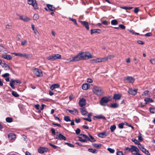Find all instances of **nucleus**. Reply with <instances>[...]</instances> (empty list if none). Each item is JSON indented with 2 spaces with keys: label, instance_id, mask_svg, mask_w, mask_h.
Here are the masks:
<instances>
[{
  "label": "nucleus",
  "instance_id": "56",
  "mask_svg": "<svg viewBox=\"0 0 155 155\" xmlns=\"http://www.w3.org/2000/svg\"><path fill=\"white\" fill-rule=\"evenodd\" d=\"M14 81L16 83L18 84H20L21 83V81L19 80H15V81H12V83Z\"/></svg>",
  "mask_w": 155,
  "mask_h": 155
},
{
  "label": "nucleus",
  "instance_id": "16",
  "mask_svg": "<svg viewBox=\"0 0 155 155\" xmlns=\"http://www.w3.org/2000/svg\"><path fill=\"white\" fill-rule=\"evenodd\" d=\"M137 90L136 89L133 90L132 88H130L128 92L130 94L132 95H135L136 94Z\"/></svg>",
  "mask_w": 155,
  "mask_h": 155
},
{
  "label": "nucleus",
  "instance_id": "50",
  "mask_svg": "<svg viewBox=\"0 0 155 155\" xmlns=\"http://www.w3.org/2000/svg\"><path fill=\"white\" fill-rule=\"evenodd\" d=\"M69 19L70 20L72 21L75 24L77 25L76 21L75 19H73L70 17H69Z\"/></svg>",
  "mask_w": 155,
  "mask_h": 155
},
{
  "label": "nucleus",
  "instance_id": "21",
  "mask_svg": "<svg viewBox=\"0 0 155 155\" xmlns=\"http://www.w3.org/2000/svg\"><path fill=\"white\" fill-rule=\"evenodd\" d=\"M1 66L3 68H5L6 70H10V68L9 65L6 64L5 63H3L2 64Z\"/></svg>",
  "mask_w": 155,
  "mask_h": 155
},
{
  "label": "nucleus",
  "instance_id": "47",
  "mask_svg": "<svg viewBox=\"0 0 155 155\" xmlns=\"http://www.w3.org/2000/svg\"><path fill=\"white\" fill-rule=\"evenodd\" d=\"M39 18V16L37 14H35L33 17V20H37Z\"/></svg>",
  "mask_w": 155,
  "mask_h": 155
},
{
  "label": "nucleus",
  "instance_id": "9",
  "mask_svg": "<svg viewBox=\"0 0 155 155\" xmlns=\"http://www.w3.org/2000/svg\"><path fill=\"white\" fill-rule=\"evenodd\" d=\"M57 135L56 139L58 140H65L66 139V137L60 133L57 132Z\"/></svg>",
  "mask_w": 155,
  "mask_h": 155
},
{
  "label": "nucleus",
  "instance_id": "51",
  "mask_svg": "<svg viewBox=\"0 0 155 155\" xmlns=\"http://www.w3.org/2000/svg\"><path fill=\"white\" fill-rule=\"evenodd\" d=\"M138 140L140 141H141L143 140V138L142 137V134L140 133L138 136Z\"/></svg>",
  "mask_w": 155,
  "mask_h": 155
},
{
  "label": "nucleus",
  "instance_id": "52",
  "mask_svg": "<svg viewBox=\"0 0 155 155\" xmlns=\"http://www.w3.org/2000/svg\"><path fill=\"white\" fill-rule=\"evenodd\" d=\"M124 125V124L122 123L119 124H118V127L120 129H122L123 128Z\"/></svg>",
  "mask_w": 155,
  "mask_h": 155
},
{
  "label": "nucleus",
  "instance_id": "4",
  "mask_svg": "<svg viewBox=\"0 0 155 155\" xmlns=\"http://www.w3.org/2000/svg\"><path fill=\"white\" fill-rule=\"evenodd\" d=\"M13 54H15V56H18L21 57H24L26 58H29L32 57L31 54H21L19 53H12Z\"/></svg>",
  "mask_w": 155,
  "mask_h": 155
},
{
  "label": "nucleus",
  "instance_id": "35",
  "mask_svg": "<svg viewBox=\"0 0 155 155\" xmlns=\"http://www.w3.org/2000/svg\"><path fill=\"white\" fill-rule=\"evenodd\" d=\"M111 23L112 25H116L118 24L117 21L116 19H114L111 21Z\"/></svg>",
  "mask_w": 155,
  "mask_h": 155
},
{
  "label": "nucleus",
  "instance_id": "60",
  "mask_svg": "<svg viewBox=\"0 0 155 155\" xmlns=\"http://www.w3.org/2000/svg\"><path fill=\"white\" fill-rule=\"evenodd\" d=\"M102 22V23L105 25H107L108 24V21L106 20L103 21Z\"/></svg>",
  "mask_w": 155,
  "mask_h": 155
},
{
  "label": "nucleus",
  "instance_id": "24",
  "mask_svg": "<svg viewBox=\"0 0 155 155\" xmlns=\"http://www.w3.org/2000/svg\"><path fill=\"white\" fill-rule=\"evenodd\" d=\"M80 109L81 110V113L83 115H86L87 114V112L86 109L85 107H83Z\"/></svg>",
  "mask_w": 155,
  "mask_h": 155
},
{
  "label": "nucleus",
  "instance_id": "53",
  "mask_svg": "<svg viewBox=\"0 0 155 155\" xmlns=\"http://www.w3.org/2000/svg\"><path fill=\"white\" fill-rule=\"evenodd\" d=\"M107 150L108 151H109L110 153H114L115 151V150L114 149H112L110 148H107Z\"/></svg>",
  "mask_w": 155,
  "mask_h": 155
},
{
  "label": "nucleus",
  "instance_id": "44",
  "mask_svg": "<svg viewBox=\"0 0 155 155\" xmlns=\"http://www.w3.org/2000/svg\"><path fill=\"white\" fill-rule=\"evenodd\" d=\"M64 120L66 122L70 121H71L69 117L68 116H64Z\"/></svg>",
  "mask_w": 155,
  "mask_h": 155
},
{
  "label": "nucleus",
  "instance_id": "11",
  "mask_svg": "<svg viewBox=\"0 0 155 155\" xmlns=\"http://www.w3.org/2000/svg\"><path fill=\"white\" fill-rule=\"evenodd\" d=\"M131 152L133 154H137L139 151L138 149L136 147L134 146H131Z\"/></svg>",
  "mask_w": 155,
  "mask_h": 155
},
{
  "label": "nucleus",
  "instance_id": "30",
  "mask_svg": "<svg viewBox=\"0 0 155 155\" xmlns=\"http://www.w3.org/2000/svg\"><path fill=\"white\" fill-rule=\"evenodd\" d=\"M94 117L98 119H104L106 120L105 117L101 115H97L94 116Z\"/></svg>",
  "mask_w": 155,
  "mask_h": 155
},
{
  "label": "nucleus",
  "instance_id": "18",
  "mask_svg": "<svg viewBox=\"0 0 155 155\" xmlns=\"http://www.w3.org/2000/svg\"><path fill=\"white\" fill-rule=\"evenodd\" d=\"M66 111L67 112L68 111L69 112L74 114H78V110L75 109H74L73 110H70L68 109L66 110Z\"/></svg>",
  "mask_w": 155,
  "mask_h": 155
},
{
  "label": "nucleus",
  "instance_id": "15",
  "mask_svg": "<svg viewBox=\"0 0 155 155\" xmlns=\"http://www.w3.org/2000/svg\"><path fill=\"white\" fill-rule=\"evenodd\" d=\"M108 135V133L107 132H104L98 134L97 136L100 137L104 138Z\"/></svg>",
  "mask_w": 155,
  "mask_h": 155
},
{
  "label": "nucleus",
  "instance_id": "8",
  "mask_svg": "<svg viewBox=\"0 0 155 155\" xmlns=\"http://www.w3.org/2000/svg\"><path fill=\"white\" fill-rule=\"evenodd\" d=\"M109 100H110L106 97H103L101 99L100 101L101 104L102 106H105Z\"/></svg>",
  "mask_w": 155,
  "mask_h": 155
},
{
  "label": "nucleus",
  "instance_id": "10",
  "mask_svg": "<svg viewBox=\"0 0 155 155\" xmlns=\"http://www.w3.org/2000/svg\"><path fill=\"white\" fill-rule=\"evenodd\" d=\"M8 137L11 142L13 141L16 137V135L13 133H10L8 134Z\"/></svg>",
  "mask_w": 155,
  "mask_h": 155
},
{
  "label": "nucleus",
  "instance_id": "40",
  "mask_svg": "<svg viewBox=\"0 0 155 155\" xmlns=\"http://www.w3.org/2000/svg\"><path fill=\"white\" fill-rule=\"evenodd\" d=\"M131 147H127L124 149V153H127L129 152H131Z\"/></svg>",
  "mask_w": 155,
  "mask_h": 155
},
{
  "label": "nucleus",
  "instance_id": "49",
  "mask_svg": "<svg viewBox=\"0 0 155 155\" xmlns=\"http://www.w3.org/2000/svg\"><path fill=\"white\" fill-rule=\"evenodd\" d=\"M100 58V62H104L106 61H107L106 57L103 58Z\"/></svg>",
  "mask_w": 155,
  "mask_h": 155
},
{
  "label": "nucleus",
  "instance_id": "12",
  "mask_svg": "<svg viewBox=\"0 0 155 155\" xmlns=\"http://www.w3.org/2000/svg\"><path fill=\"white\" fill-rule=\"evenodd\" d=\"M124 80L129 83H133L135 79L132 77L127 76L125 78Z\"/></svg>",
  "mask_w": 155,
  "mask_h": 155
},
{
  "label": "nucleus",
  "instance_id": "45",
  "mask_svg": "<svg viewBox=\"0 0 155 155\" xmlns=\"http://www.w3.org/2000/svg\"><path fill=\"white\" fill-rule=\"evenodd\" d=\"M121 8L122 9H132L133 8L131 6H124L121 7Z\"/></svg>",
  "mask_w": 155,
  "mask_h": 155
},
{
  "label": "nucleus",
  "instance_id": "62",
  "mask_svg": "<svg viewBox=\"0 0 155 155\" xmlns=\"http://www.w3.org/2000/svg\"><path fill=\"white\" fill-rule=\"evenodd\" d=\"M137 42L138 44H139L140 45H143L144 44V41H140V40L138 41Z\"/></svg>",
  "mask_w": 155,
  "mask_h": 155
},
{
  "label": "nucleus",
  "instance_id": "19",
  "mask_svg": "<svg viewBox=\"0 0 155 155\" xmlns=\"http://www.w3.org/2000/svg\"><path fill=\"white\" fill-rule=\"evenodd\" d=\"M28 4L32 5L34 7H36L37 5L35 0H28Z\"/></svg>",
  "mask_w": 155,
  "mask_h": 155
},
{
  "label": "nucleus",
  "instance_id": "25",
  "mask_svg": "<svg viewBox=\"0 0 155 155\" xmlns=\"http://www.w3.org/2000/svg\"><path fill=\"white\" fill-rule=\"evenodd\" d=\"M59 85L58 84H55L51 85L50 87L51 90H53L54 89L59 87Z\"/></svg>",
  "mask_w": 155,
  "mask_h": 155
},
{
  "label": "nucleus",
  "instance_id": "27",
  "mask_svg": "<svg viewBox=\"0 0 155 155\" xmlns=\"http://www.w3.org/2000/svg\"><path fill=\"white\" fill-rule=\"evenodd\" d=\"M99 62H101L100 58L91 60V63H97Z\"/></svg>",
  "mask_w": 155,
  "mask_h": 155
},
{
  "label": "nucleus",
  "instance_id": "6",
  "mask_svg": "<svg viewBox=\"0 0 155 155\" xmlns=\"http://www.w3.org/2000/svg\"><path fill=\"white\" fill-rule=\"evenodd\" d=\"M34 74L38 77H41L43 75L42 71L38 68H35L33 70Z\"/></svg>",
  "mask_w": 155,
  "mask_h": 155
},
{
  "label": "nucleus",
  "instance_id": "22",
  "mask_svg": "<svg viewBox=\"0 0 155 155\" xmlns=\"http://www.w3.org/2000/svg\"><path fill=\"white\" fill-rule=\"evenodd\" d=\"M90 87V85L88 84H83L82 86V89L84 90H86L88 89Z\"/></svg>",
  "mask_w": 155,
  "mask_h": 155
},
{
  "label": "nucleus",
  "instance_id": "17",
  "mask_svg": "<svg viewBox=\"0 0 155 155\" xmlns=\"http://www.w3.org/2000/svg\"><path fill=\"white\" fill-rule=\"evenodd\" d=\"M86 100L84 98L81 99L79 101L80 105L82 107L85 105L86 104Z\"/></svg>",
  "mask_w": 155,
  "mask_h": 155
},
{
  "label": "nucleus",
  "instance_id": "34",
  "mask_svg": "<svg viewBox=\"0 0 155 155\" xmlns=\"http://www.w3.org/2000/svg\"><path fill=\"white\" fill-rule=\"evenodd\" d=\"M47 6L49 9V10H54L55 8L53 7V5H51L47 4Z\"/></svg>",
  "mask_w": 155,
  "mask_h": 155
},
{
  "label": "nucleus",
  "instance_id": "3",
  "mask_svg": "<svg viewBox=\"0 0 155 155\" xmlns=\"http://www.w3.org/2000/svg\"><path fill=\"white\" fill-rule=\"evenodd\" d=\"M61 58V55L59 54H53L49 55L47 57V59L51 61H54L58 59H60Z\"/></svg>",
  "mask_w": 155,
  "mask_h": 155
},
{
  "label": "nucleus",
  "instance_id": "37",
  "mask_svg": "<svg viewBox=\"0 0 155 155\" xmlns=\"http://www.w3.org/2000/svg\"><path fill=\"white\" fill-rule=\"evenodd\" d=\"M115 57L114 55H110L107 56L106 57L107 61L109 59H111L112 58H114Z\"/></svg>",
  "mask_w": 155,
  "mask_h": 155
},
{
  "label": "nucleus",
  "instance_id": "1",
  "mask_svg": "<svg viewBox=\"0 0 155 155\" xmlns=\"http://www.w3.org/2000/svg\"><path fill=\"white\" fill-rule=\"evenodd\" d=\"M80 60H85L86 58L88 59L92 58L93 57L91 54L88 51L86 52L85 54L83 52H81L78 54Z\"/></svg>",
  "mask_w": 155,
  "mask_h": 155
},
{
  "label": "nucleus",
  "instance_id": "14",
  "mask_svg": "<svg viewBox=\"0 0 155 155\" xmlns=\"http://www.w3.org/2000/svg\"><path fill=\"white\" fill-rule=\"evenodd\" d=\"M80 22L83 25L87 30H89V27L88 23L85 21H80Z\"/></svg>",
  "mask_w": 155,
  "mask_h": 155
},
{
  "label": "nucleus",
  "instance_id": "33",
  "mask_svg": "<svg viewBox=\"0 0 155 155\" xmlns=\"http://www.w3.org/2000/svg\"><path fill=\"white\" fill-rule=\"evenodd\" d=\"M81 136L84 139H86V141L88 140H90V138L87 135L84 134H81Z\"/></svg>",
  "mask_w": 155,
  "mask_h": 155
},
{
  "label": "nucleus",
  "instance_id": "7",
  "mask_svg": "<svg viewBox=\"0 0 155 155\" xmlns=\"http://www.w3.org/2000/svg\"><path fill=\"white\" fill-rule=\"evenodd\" d=\"M48 150V149L47 147H38V152L42 154L47 152Z\"/></svg>",
  "mask_w": 155,
  "mask_h": 155
},
{
  "label": "nucleus",
  "instance_id": "5",
  "mask_svg": "<svg viewBox=\"0 0 155 155\" xmlns=\"http://www.w3.org/2000/svg\"><path fill=\"white\" fill-rule=\"evenodd\" d=\"M80 61L78 54L72 58L66 60V63H68L70 62H76Z\"/></svg>",
  "mask_w": 155,
  "mask_h": 155
},
{
  "label": "nucleus",
  "instance_id": "31",
  "mask_svg": "<svg viewBox=\"0 0 155 155\" xmlns=\"http://www.w3.org/2000/svg\"><path fill=\"white\" fill-rule=\"evenodd\" d=\"M12 81H13L14 80L12 79L10 81V85L12 89H14L15 88V87L14 86V85L16 83L14 81V82L12 83Z\"/></svg>",
  "mask_w": 155,
  "mask_h": 155
},
{
  "label": "nucleus",
  "instance_id": "29",
  "mask_svg": "<svg viewBox=\"0 0 155 155\" xmlns=\"http://www.w3.org/2000/svg\"><path fill=\"white\" fill-rule=\"evenodd\" d=\"M88 150L89 152L93 153H97V150L92 148H89L88 149Z\"/></svg>",
  "mask_w": 155,
  "mask_h": 155
},
{
  "label": "nucleus",
  "instance_id": "2",
  "mask_svg": "<svg viewBox=\"0 0 155 155\" xmlns=\"http://www.w3.org/2000/svg\"><path fill=\"white\" fill-rule=\"evenodd\" d=\"M92 91L97 96H101L103 94V92L101 87L96 86L94 87Z\"/></svg>",
  "mask_w": 155,
  "mask_h": 155
},
{
  "label": "nucleus",
  "instance_id": "57",
  "mask_svg": "<svg viewBox=\"0 0 155 155\" xmlns=\"http://www.w3.org/2000/svg\"><path fill=\"white\" fill-rule=\"evenodd\" d=\"M9 74L8 73H5L2 75V77L4 78H7L9 77Z\"/></svg>",
  "mask_w": 155,
  "mask_h": 155
},
{
  "label": "nucleus",
  "instance_id": "20",
  "mask_svg": "<svg viewBox=\"0 0 155 155\" xmlns=\"http://www.w3.org/2000/svg\"><path fill=\"white\" fill-rule=\"evenodd\" d=\"M101 30L99 29H91V34L92 35L94 33L99 34L101 33Z\"/></svg>",
  "mask_w": 155,
  "mask_h": 155
},
{
  "label": "nucleus",
  "instance_id": "13",
  "mask_svg": "<svg viewBox=\"0 0 155 155\" xmlns=\"http://www.w3.org/2000/svg\"><path fill=\"white\" fill-rule=\"evenodd\" d=\"M139 148L143 153L147 155H150L149 151L141 145H139L138 146Z\"/></svg>",
  "mask_w": 155,
  "mask_h": 155
},
{
  "label": "nucleus",
  "instance_id": "32",
  "mask_svg": "<svg viewBox=\"0 0 155 155\" xmlns=\"http://www.w3.org/2000/svg\"><path fill=\"white\" fill-rule=\"evenodd\" d=\"M144 101L146 102V103H147L148 102H153V100L152 99L150 98H147L144 99Z\"/></svg>",
  "mask_w": 155,
  "mask_h": 155
},
{
  "label": "nucleus",
  "instance_id": "43",
  "mask_svg": "<svg viewBox=\"0 0 155 155\" xmlns=\"http://www.w3.org/2000/svg\"><path fill=\"white\" fill-rule=\"evenodd\" d=\"M92 145L94 147L96 148H98L101 146V144L99 143L97 144L96 143H94L92 144Z\"/></svg>",
  "mask_w": 155,
  "mask_h": 155
},
{
  "label": "nucleus",
  "instance_id": "64",
  "mask_svg": "<svg viewBox=\"0 0 155 155\" xmlns=\"http://www.w3.org/2000/svg\"><path fill=\"white\" fill-rule=\"evenodd\" d=\"M117 155H123V153L122 151H118L117 152Z\"/></svg>",
  "mask_w": 155,
  "mask_h": 155
},
{
  "label": "nucleus",
  "instance_id": "42",
  "mask_svg": "<svg viewBox=\"0 0 155 155\" xmlns=\"http://www.w3.org/2000/svg\"><path fill=\"white\" fill-rule=\"evenodd\" d=\"M12 94L15 97H19V95L17 93V92L13 91L12 93Z\"/></svg>",
  "mask_w": 155,
  "mask_h": 155
},
{
  "label": "nucleus",
  "instance_id": "46",
  "mask_svg": "<svg viewBox=\"0 0 155 155\" xmlns=\"http://www.w3.org/2000/svg\"><path fill=\"white\" fill-rule=\"evenodd\" d=\"M132 140L133 142H134L135 144L138 145V146L139 145H141L140 143L136 139H132Z\"/></svg>",
  "mask_w": 155,
  "mask_h": 155
},
{
  "label": "nucleus",
  "instance_id": "26",
  "mask_svg": "<svg viewBox=\"0 0 155 155\" xmlns=\"http://www.w3.org/2000/svg\"><path fill=\"white\" fill-rule=\"evenodd\" d=\"M121 95L119 94H115L113 96V99L115 100H118L121 98Z\"/></svg>",
  "mask_w": 155,
  "mask_h": 155
},
{
  "label": "nucleus",
  "instance_id": "38",
  "mask_svg": "<svg viewBox=\"0 0 155 155\" xmlns=\"http://www.w3.org/2000/svg\"><path fill=\"white\" fill-rule=\"evenodd\" d=\"M89 136L91 139H90V140H88L91 142H93L96 141L94 138L90 134H89Z\"/></svg>",
  "mask_w": 155,
  "mask_h": 155
},
{
  "label": "nucleus",
  "instance_id": "54",
  "mask_svg": "<svg viewBox=\"0 0 155 155\" xmlns=\"http://www.w3.org/2000/svg\"><path fill=\"white\" fill-rule=\"evenodd\" d=\"M150 111L151 113L154 114L155 112V108H150Z\"/></svg>",
  "mask_w": 155,
  "mask_h": 155
},
{
  "label": "nucleus",
  "instance_id": "55",
  "mask_svg": "<svg viewBox=\"0 0 155 155\" xmlns=\"http://www.w3.org/2000/svg\"><path fill=\"white\" fill-rule=\"evenodd\" d=\"M150 62L152 64H155V59H151L150 60Z\"/></svg>",
  "mask_w": 155,
  "mask_h": 155
},
{
  "label": "nucleus",
  "instance_id": "28",
  "mask_svg": "<svg viewBox=\"0 0 155 155\" xmlns=\"http://www.w3.org/2000/svg\"><path fill=\"white\" fill-rule=\"evenodd\" d=\"M119 107V104L116 103L111 104L110 107L113 108H117Z\"/></svg>",
  "mask_w": 155,
  "mask_h": 155
},
{
  "label": "nucleus",
  "instance_id": "41",
  "mask_svg": "<svg viewBox=\"0 0 155 155\" xmlns=\"http://www.w3.org/2000/svg\"><path fill=\"white\" fill-rule=\"evenodd\" d=\"M30 20V18L26 16H24V18L23 21L25 22H28Z\"/></svg>",
  "mask_w": 155,
  "mask_h": 155
},
{
  "label": "nucleus",
  "instance_id": "36",
  "mask_svg": "<svg viewBox=\"0 0 155 155\" xmlns=\"http://www.w3.org/2000/svg\"><path fill=\"white\" fill-rule=\"evenodd\" d=\"M78 137L79 138V140L80 141L84 142H86V140L83 139L81 136V134L79 135Z\"/></svg>",
  "mask_w": 155,
  "mask_h": 155
},
{
  "label": "nucleus",
  "instance_id": "63",
  "mask_svg": "<svg viewBox=\"0 0 155 155\" xmlns=\"http://www.w3.org/2000/svg\"><path fill=\"white\" fill-rule=\"evenodd\" d=\"M83 119L84 120H87L89 122L91 121V118L88 117V118H84Z\"/></svg>",
  "mask_w": 155,
  "mask_h": 155
},
{
  "label": "nucleus",
  "instance_id": "48",
  "mask_svg": "<svg viewBox=\"0 0 155 155\" xmlns=\"http://www.w3.org/2000/svg\"><path fill=\"white\" fill-rule=\"evenodd\" d=\"M6 121L8 123H11L12 121V118L8 117L6 119Z\"/></svg>",
  "mask_w": 155,
  "mask_h": 155
},
{
  "label": "nucleus",
  "instance_id": "23",
  "mask_svg": "<svg viewBox=\"0 0 155 155\" xmlns=\"http://www.w3.org/2000/svg\"><path fill=\"white\" fill-rule=\"evenodd\" d=\"M2 57L5 59L8 60H10L12 59L11 56L8 54H5L2 55Z\"/></svg>",
  "mask_w": 155,
  "mask_h": 155
},
{
  "label": "nucleus",
  "instance_id": "58",
  "mask_svg": "<svg viewBox=\"0 0 155 155\" xmlns=\"http://www.w3.org/2000/svg\"><path fill=\"white\" fill-rule=\"evenodd\" d=\"M49 144L50 146H51L54 149H56L58 147L57 146L55 145H53L51 143H49Z\"/></svg>",
  "mask_w": 155,
  "mask_h": 155
},
{
  "label": "nucleus",
  "instance_id": "61",
  "mask_svg": "<svg viewBox=\"0 0 155 155\" xmlns=\"http://www.w3.org/2000/svg\"><path fill=\"white\" fill-rule=\"evenodd\" d=\"M119 27L123 29H124L125 28V26L124 25L122 24L119 25Z\"/></svg>",
  "mask_w": 155,
  "mask_h": 155
},
{
  "label": "nucleus",
  "instance_id": "39",
  "mask_svg": "<svg viewBox=\"0 0 155 155\" xmlns=\"http://www.w3.org/2000/svg\"><path fill=\"white\" fill-rule=\"evenodd\" d=\"M116 128V126L115 125H111L110 128V130L112 132H113L114 130Z\"/></svg>",
  "mask_w": 155,
  "mask_h": 155
},
{
  "label": "nucleus",
  "instance_id": "59",
  "mask_svg": "<svg viewBox=\"0 0 155 155\" xmlns=\"http://www.w3.org/2000/svg\"><path fill=\"white\" fill-rule=\"evenodd\" d=\"M81 132V130L79 128H77L75 130V132L77 134H79Z\"/></svg>",
  "mask_w": 155,
  "mask_h": 155
}]
</instances>
